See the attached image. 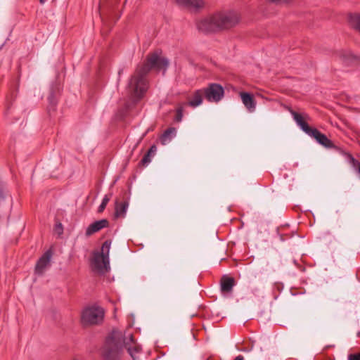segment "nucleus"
<instances>
[{"label":"nucleus","mask_w":360,"mask_h":360,"mask_svg":"<svg viewBox=\"0 0 360 360\" xmlns=\"http://www.w3.org/2000/svg\"><path fill=\"white\" fill-rule=\"evenodd\" d=\"M111 240H105L100 252H94L91 261L92 269L99 274H105L110 269L109 253Z\"/></svg>","instance_id":"39448f33"},{"label":"nucleus","mask_w":360,"mask_h":360,"mask_svg":"<svg viewBox=\"0 0 360 360\" xmlns=\"http://www.w3.org/2000/svg\"><path fill=\"white\" fill-rule=\"evenodd\" d=\"M203 96L205 95L202 89L196 90L193 92L191 99L189 100L186 105L192 108H196L202 104Z\"/></svg>","instance_id":"ddd939ff"},{"label":"nucleus","mask_w":360,"mask_h":360,"mask_svg":"<svg viewBox=\"0 0 360 360\" xmlns=\"http://www.w3.org/2000/svg\"><path fill=\"white\" fill-rule=\"evenodd\" d=\"M186 105V103H183L178 105L176 109V117H175V121L179 122L182 120L183 118V112L184 106Z\"/></svg>","instance_id":"6ab92c4d"},{"label":"nucleus","mask_w":360,"mask_h":360,"mask_svg":"<svg viewBox=\"0 0 360 360\" xmlns=\"http://www.w3.org/2000/svg\"><path fill=\"white\" fill-rule=\"evenodd\" d=\"M56 230L58 231L59 232V233H61V232L63 231V226L60 223H59L58 224H56Z\"/></svg>","instance_id":"a878e982"},{"label":"nucleus","mask_w":360,"mask_h":360,"mask_svg":"<svg viewBox=\"0 0 360 360\" xmlns=\"http://www.w3.org/2000/svg\"><path fill=\"white\" fill-rule=\"evenodd\" d=\"M271 3L276 4H283L289 3L291 0H268Z\"/></svg>","instance_id":"b1692460"},{"label":"nucleus","mask_w":360,"mask_h":360,"mask_svg":"<svg viewBox=\"0 0 360 360\" xmlns=\"http://www.w3.org/2000/svg\"><path fill=\"white\" fill-rule=\"evenodd\" d=\"M109 222L107 219H101L91 224L86 229V236H90L92 234L99 231L103 228L108 227Z\"/></svg>","instance_id":"f8f14e48"},{"label":"nucleus","mask_w":360,"mask_h":360,"mask_svg":"<svg viewBox=\"0 0 360 360\" xmlns=\"http://www.w3.org/2000/svg\"><path fill=\"white\" fill-rule=\"evenodd\" d=\"M148 86L146 74L143 73L139 68H136L135 72L131 76L127 86L131 98L134 101H139L146 94Z\"/></svg>","instance_id":"20e7f679"},{"label":"nucleus","mask_w":360,"mask_h":360,"mask_svg":"<svg viewBox=\"0 0 360 360\" xmlns=\"http://www.w3.org/2000/svg\"><path fill=\"white\" fill-rule=\"evenodd\" d=\"M239 95L245 108L250 112H254L257 105L254 96L248 92H240Z\"/></svg>","instance_id":"9b49d317"},{"label":"nucleus","mask_w":360,"mask_h":360,"mask_svg":"<svg viewBox=\"0 0 360 360\" xmlns=\"http://www.w3.org/2000/svg\"><path fill=\"white\" fill-rule=\"evenodd\" d=\"M123 347L127 349L134 360H139L141 348L134 342L132 334L127 335L122 330L113 329L101 349L102 356L105 360H120Z\"/></svg>","instance_id":"f257e3e1"},{"label":"nucleus","mask_w":360,"mask_h":360,"mask_svg":"<svg viewBox=\"0 0 360 360\" xmlns=\"http://www.w3.org/2000/svg\"><path fill=\"white\" fill-rule=\"evenodd\" d=\"M204 5L205 2L203 0H188L186 6L193 8H201Z\"/></svg>","instance_id":"aec40b11"},{"label":"nucleus","mask_w":360,"mask_h":360,"mask_svg":"<svg viewBox=\"0 0 360 360\" xmlns=\"http://www.w3.org/2000/svg\"><path fill=\"white\" fill-rule=\"evenodd\" d=\"M46 1V0H39L41 4H44Z\"/></svg>","instance_id":"cd10ccee"},{"label":"nucleus","mask_w":360,"mask_h":360,"mask_svg":"<svg viewBox=\"0 0 360 360\" xmlns=\"http://www.w3.org/2000/svg\"><path fill=\"white\" fill-rule=\"evenodd\" d=\"M352 162L353 164V167L358 171L360 174V162L356 160L354 158H352Z\"/></svg>","instance_id":"4be33fe9"},{"label":"nucleus","mask_w":360,"mask_h":360,"mask_svg":"<svg viewBox=\"0 0 360 360\" xmlns=\"http://www.w3.org/2000/svg\"><path fill=\"white\" fill-rule=\"evenodd\" d=\"M176 2L179 5L186 6L188 2V0H175Z\"/></svg>","instance_id":"393cba45"},{"label":"nucleus","mask_w":360,"mask_h":360,"mask_svg":"<svg viewBox=\"0 0 360 360\" xmlns=\"http://www.w3.org/2000/svg\"><path fill=\"white\" fill-rule=\"evenodd\" d=\"M342 58L344 60L348 63H356L359 61V58L351 52H347L345 54L342 55Z\"/></svg>","instance_id":"a211bd4d"},{"label":"nucleus","mask_w":360,"mask_h":360,"mask_svg":"<svg viewBox=\"0 0 360 360\" xmlns=\"http://www.w3.org/2000/svg\"><path fill=\"white\" fill-rule=\"evenodd\" d=\"M176 130L174 127H170L165 131L160 137V141L162 145L168 143L175 136Z\"/></svg>","instance_id":"2eb2a0df"},{"label":"nucleus","mask_w":360,"mask_h":360,"mask_svg":"<svg viewBox=\"0 0 360 360\" xmlns=\"http://www.w3.org/2000/svg\"><path fill=\"white\" fill-rule=\"evenodd\" d=\"M293 119L297 124L304 131L308 136L314 139L320 145L328 149L338 150L336 146L331 140H330L325 134H322L316 128H312L308 125L306 120H309L308 115L300 114L292 110H290Z\"/></svg>","instance_id":"7ed1b4c3"},{"label":"nucleus","mask_w":360,"mask_h":360,"mask_svg":"<svg viewBox=\"0 0 360 360\" xmlns=\"http://www.w3.org/2000/svg\"><path fill=\"white\" fill-rule=\"evenodd\" d=\"M129 203V196L126 191L122 192L119 198L115 200V217H125L127 208Z\"/></svg>","instance_id":"1a4fd4ad"},{"label":"nucleus","mask_w":360,"mask_h":360,"mask_svg":"<svg viewBox=\"0 0 360 360\" xmlns=\"http://www.w3.org/2000/svg\"><path fill=\"white\" fill-rule=\"evenodd\" d=\"M205 98L209 102H219L224 94L223 87L218 84H210L207 88L202 89Z\"/></svg>","instance_id":"6e6552de"},{"label":"nucleus","mask_w":360,"mask_h":360,"mask_svg":"<svg viewBox=\"0 0 360 360\" xmlns=\"http://www.w3.org/2000/svg\"><path fill=\"white\" fill-rule=\"evenodd\" d=\"M169 65V61L167 58L161 56V52L155 51L149 53L147 56L146 61L140 66H138L143 73L146 75L153 68L156 70H163L165 73Z\"/></svg>","instance_id":"423d86ee"},{"label":"nucleus","mask_w":360,"mask_h":360,"mask_svg":"<svg viewBox=\"0 0 360 360\" xmlns=\"http://www.w3.org/2000/svg\"><path fill=\"white\" fill-rule=\"evenodd\" d=\"M240 20V15L235 11H220L200 19L197 27L200 32L205 34L217 33L235 27Z\"/></svg>","instance_id":"f03ea898"},{"label":"nucleus","mask_w":360,"mask_h":360,"mask_svg":"<svg viewBox=\"0 0 360 360\" xmlns=\"http://www.w3.org/2000/svg\"><path fill=\"white\" fill-rule=\"evenodd\" d=\"M349 23L352 27L360 32V13L350 14Z\"/></svg>","instance_id":"dca6fc26"},{"label":"nucleus","mask_w":360,"mask_h":360,"mask_svg":"<svg viewBox=\"0 0 360 360\" xmlns=\"http://www.w3.org/2000/svg\"><path fill=\"white\" fill-rule=\"evenodd\" d=\"M234 360H244V358L242 355H238L234 359Z\"/></svg>","instance_id":"bb28decb"},{"label":"nucleus","mask_w":360,"mask_h":360,"mask_svg":"<svg viewBox=\"0 0 360 360\" xmlns=\"http://www.w3.org/2000/svg\"><path fill=\"white\" fill-rule=\"evenodd\" d=\"M349 360H360V352L356 354H349L348 356Z\"/></svg>","instance_id":"5701e85b"},{"label":"nucleus","mask_w":360,"mask_h":360,"mask_svg":"<svg viewBox=\"0 0 360 360\" xmlns=\"http://www.w3.org/2000/svg\"><path fill=\"white\" fill-rule=\"evenodd\" d=\"M234 285L235 280L233 278L227 276H222L221 279V290L223 292H231Z\"/></svg>","instance_id":"4468645a"},{"label":"nucleus","mask_w":360,"mask_h":360,"mask_svg":"<svg viewBox=\"0 0 360 360\" xmlns=\"http://www.w3.org/2000/svg\"><path fill=\"white\" fill-rule=\"evenodd\" d=\"M111 197H112V194L105 195L104 196V198H103V200L101 202V204L98 207V212H102L105 210V208L107 204L108 203V202L110 201Z\"/></svg>","instance_id":"412c9836"},{"label":"nucleus","mask_w":360,"mask_h":360,"mask_svg":"<svg viewBox=\"0 0 360 360\" xmlns=\"http://www.w3.org/2000/svg\"><path fill=\"white\" fill-rule=\"evenodd\" d=\"M105 311L102 307L91 306L85 308L81 314V322L84 326L98 325L103 321Z\"/></svg>","instance_id":"0eeeda50"},{"label":"nucleus","mask_w":360,"mask_h":360,"mask_svg":"<svg viewBox=\"0 0 360 360\" xmlns=\"http://www.w3.org/2000/svg\"><path fill=\"white\" fill-rule=\"evenodd\" d=\"M53 252L51 250H48L37 261L34 271L38 275H42L50 265L51 259L52 257Z\"/></svg>","instance_id":"9d476101"},{"label":"nucleus","mask_w":360,"mask_h":360,"mask_svg":"<svg viewBox=\"0 0 360 360\" xmlns=\"http://www.w3.org/2000/svg\"><path fill=\"white\" fill-rule=\"evenodd\" d=\"M157 150V148L155 145H153L148 150V151L143 157L141 163L142 165L146 166L151 162V158L155 155Z\"/></svg>","instance_id":"f3484780"}]
</instances>
